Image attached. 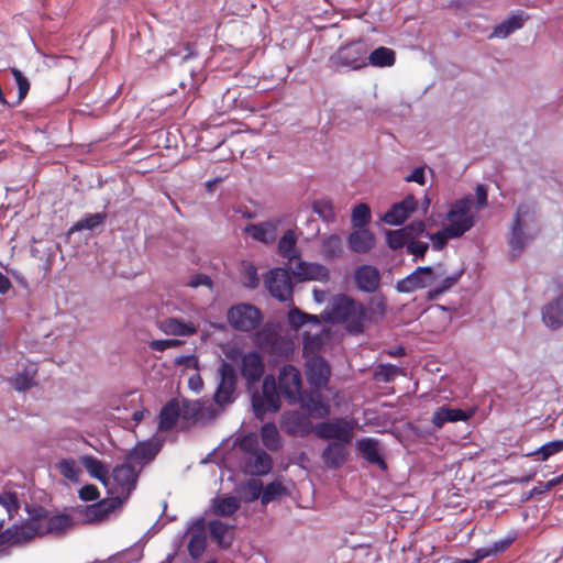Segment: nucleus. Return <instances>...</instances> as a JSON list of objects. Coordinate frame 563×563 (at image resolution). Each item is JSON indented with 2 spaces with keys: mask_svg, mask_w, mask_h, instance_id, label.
Listing matches in <instances>:
<instances>
[{
  "mask_svg": "<svg viewBox=\"0 0 563 563\" xmlns=\"http://www.w3.org/2000/svg\"><path fill=\"white\" fill-rule=\"evenodd\" d=\"M541 318L551 330L563 327V291L542 307Z\"/></svg>",
  "mask_w": 563,
  "mask_h": 563,
  "instance_id": "5701e85b",
  "label": "nucleus"
},
{
  "mask_svg": "<svg viewBox=\"0 0 563 563\" xmlns=\"http://www.w3.org/2000/svg\"><path fill=\"white\" fill-rule=\"evenodd\" d=\"M59 473L67 479L76 481L79 474V468L76 462L71 459H64L56 465Z\"/></svg>",
  "mask_w": 563,
  "mask_h": 563,
  "instance_id": "5fc2aeb1",
  "label": "nucleus"
},
{
  "mask_svg": "<svg viewBox=\"0 0 563 563\" xmlns=\"http://www.w3.org/2000/svg\"><path fill=\"white\" fill-rule=\"evenodd\" d=\"M123 503L121 496L109 497L86 506L80 515L85 523L101 522Z\"/></svg>",
  "mask_w": 563,
  "mask_h": 563,
  "instance_id": "4468645a",
  "label": "nucleus"
},
{
  "mask_svg": "<svg viewBox=\"0 0 563 563\" xmlns=\"http://www.w3.org/2000/svg\"><path fill=\"white\" fill-rule=\"evenodd\" d=\"M404 231L407 233L410 240L417 239L426 230V223L422 220L412 221L405 228Z\"/></svg>",
  "mask_w": 563,
  "mask_h": 563,
  "instance_id": "0e129e2a",
  "label": "nucleus"
},
{
  "mask_svg": "<svg viewBox=\"0 0 563 563\" xmlns=\"http://www.w3.org/2000/svg\"><path fill=\"white\" fill-rule=\"evenodd\" d=\"M429 249V244L422 241H418L416 239L409 240L407 244V252L412 254L415 257L423 258L427 251Z\"/></svg>",
  "mask_w": 563,
  "mask_h": 563,
  "instance_id": "052dcab7",
  "label": "nucleus"
},
{
  "mask_svg": "<svg viewBox=\"0 0 563 563\" xmlns=\"http://www.w3.org/2000/svg\"><path fill=\"white\" fill-rule=\"evenodd\" d=\"M358 451L362 455L372 464L378 465L385 470L387 467L386 462L382 457L378 451V443L372 438L362 439L358 441Z\"/></svg>",
  "mask_w": 563,
  "mask_h": 563,
  "instance_id": "c9c22d12",
  "label": "nucleus"
},
{
  "mask_svg": "<svg viewBox=\"0 0 563 563\" xmlns=\"http://www.w3.org/2000/svg\"><path fill=\"white\" fill-rule=\"evenodd\" d=\"M525 12L520 11L516 14H512L500 24L496 25L493 30V36L498 38H505L509 36L515 31L521 29L526 21Z\"/></svg>",
  "mask_w": 563,
  "mask_h": 563,
  "instance_id": "f704fd0d",
  "label": "nucleus"
},
{
  "mask_svg": "<svg viewBox=\"0 0 563 563\" xmlns=\"http://www.w3.org/2000/svg\"><path fill=\"white\" fill-rule=\"evenodd\" d=\"M10 71L12 76L15 79V82L18 85L19 89V103L25 99L30 91V81L29 79L22 74V71L15 67H10Z\"/></svg>",
  "mask_w": 563,
  "mask_h": 563,
  "instance_id": "864d4df0",
  "label": "nucleus"
},
{
  "mask_svg": "<svg viewBox=\"0 0 563 563\" xmlns=\"http://www.w3.org/2000/svg\"><path fill=\"white\" fill-rule=\"evenodd\" d=\"M162 444L158 440L150 439L146 441L139 442L128 454L126 460L131 462L135 467L139 466L141 471L146 464L152 462L158 452L161 451Z\"/></svg>",
  "mask_w": 563,
  "mask_h": 563,
  "instance_id": "dca6fc26",
  "label": "nucleus"
},
{
  "mask_svg": "<svg viewBox=\"0 0 563 563\" xmlns=\"http://www.w3.org/2000/svg\"><path fill=\"white\" fill-rule=\"evenodd\" d=\"M37 368L34 364L29 363L18 371L16 374L9 378L10 385L18 391H25L33 387Z\"/></svg>",
  "mask_w": 563,
  "mask_h": 563,
  "instance_id": "c756f323",
  "label": "nucleus"
},
{
  "mask_svg": "<svg viewBox=\"0 0 563 563\" xmlns=\"http://www.w3.org/2000/svg\"><path fill=\"white\" fill-rule=\"evenodd\" d=\"M99 489L92 484L85 485L79 490V498L85 501H92L99 498Z\"/></svg>",
  "mask_w": 563,
  "mask_h": 563,
  "instance_id": "69168bd1",
  "label": "nucleus"
},
{
  "mask_svg": "<svg viewBox=\"0 0 563 563\" xmlns=\"http://www.w3.org/2000/svg\"><path fill=\"white\" fill-rule=\"evenodd\" d=\"M357 288L364 292H374L380 284V273L372 265H361L354 272Z\"/></svg>",
  "mask_w": 563,
  "mask_h": 563,
  "instance_id": "412c9836",
  "label": "nucleus"
},
{
  "mask_svg": "<svg viewBox=\"0 0 563 563\" xmlns=\"http://www.w3.org/2000/svg\"><path fill=\"white\" fill-rule=\"evenodd\" d=\"M277 388L289 405L299 404L302 394L301 373L294 365H284L279 369Z\"/></svg>",
  "mask_w": 563,
  "mask_h": 563,
  "instance_id": "0eeeda50",
  "label": "nucleus"
},
{
  "mask_svg": "<svg viewBox=\"0 0 563 563\" xmlns=\"http://www.w3.org/2000/svg\"><path fill=\"white\" fill-rule=\"evenodd\" d=\"M140 470L125 459V463L117 465L112 471L115 492L126 499L136 487Z\"/></svg>",
  "mask_w": 563,
  "mask_h": 563,
  "instance_id": "ddd939ff",
  "label": "nucleus"
},
{
  "mask_svg": "<svg viewBox=\"0 0 563 563\" xmlns=\"http://www.w3.org/2000/svg\"><path fill=\"white\" fill-rule=\"evenodd\" d=\"M180 417V404L173 398L167 401L161 409L158 415V431L166 432L174 429L178 418Z\"/></svg>",
  "mask_w": 563,
  "mask_h": 563,
  "instance_id": "a878e982",
  "label": "nucleus"
},
{
  "mask_svg": "<svg viewBox=\"0 0 563 563\" xmlns=\"http://www.w3.org/2000/svg\"><path fill=\"white\" fill-rule=\"evenodd\" d=\"M265 285L269 294L279 301L291 300L292 282L287 269L275 268L265 277Z\"/></svg>",
  "mask_w": 563,
  "mask_h": 563,
  "instance_id": "9b49d317",
  "label": "nucleus"
},
{
  "mask_svg": "<svg viewBox=\"0 0 563 563\" xmlns=\"http://www.w3.org/2000/svg\"><path fill=\"white\" fill-rule=\"evenodd\" d=\"M280 391L277 388L276 379L267 375L262 385V391H255L252 396L254 416L263 420L268 412H276L280 408Z\"/></svg>",
  "mask_w": 563,
  "mask_h": 563,
  "instance_id": "20e7f679",
  "label": "nucleus"
},
{
  "mask_svg": "<svg viewBox=\"0 0 563 563\" xmlns=\"http://www.w3.org/2000/svg\"><path fill=\"white\" fill-rule=\"evenodd\" d=\"M306 367L307 379L312 387L322 388L327 386L331 368L322 357H312L307 362Z\"/></svg>",
  "mask_w": 563,
  "mask_h": 563,
  "instance_id": "aec40b11",
  "label": "nucleus"
},
{
  "mask_svg": "<svg viewBox=\"0 0 563 563\" xmlns=\"http://www.w3.org/2000/svg\"><path fill=\"white\" fill-rule=\"evenodd\" d=\"M241 375L249 386H254L261 380L265 372L264 360L258 352H249L241 360Z\"/></svg>",
  "mask_w": 563,
  "mask_h": 563,
  "instance_id": "f3484780",
  "label": "nucleus"
},
{
  "mask_svg": "<svg viewBox=\"0 0 563 563\" xmlns=\"http://www.w3.org/2000/svg\"><path fill=\"white\" fill-rule=\"evenodd\" d=\"M81 463L92 477L99 479L103 485H108V470L101 461L95 456H84Z\"/></svg>",
  "mask_w": 563,
  "mask_h": 563,
  "instance_id": "a19ab883",
  "label": "nucleus"
},
{
  "mask_svg": "<svg viewBox=\"0 0 563 563\" xmlns=\"http://www.w3.org/2000/svg\"><path fill=\"white\" fill-rule=\"evenodd\" d=\"M183 342L176 339H166V340H153L148 343V346L153 351L164 352L167 349L177 347L181 345Z\"/></svg>",
  "mask_w": 563,
  "mask_h": 563,
  "instance_id": "680f3d73",
  "label": "nucleus"
},
{
  "mask_svg": "<svg viewBox=\"0 0 563 563\" xmlns=\"http://www.w3.org/2000/svg\"><path fill=\"white\" fill-rule=\"evenodd\" d=\"M106 220V214L103 213H93L88 214L87 217L80 219L76 224L75 229L77 230H92L98 225L102 224Z\"/></svg>",
  "mask_w": 563,
  "mask_h": 563,
  "instance_id": "6e6d98bb",
  "label": "nucleus"
},
{
  "mask_svg": "<svg viewBox=\"0 0 563 563\" xmlns=\"http://www.w3.org/2000/svg\"><path fill=\"white\" fill-rule=\"evenodd\" d=\"M417 206L416 198L412 195H408L401 201L394 203L383 216L382 220L389 225H400L417 209Z\"/></svg>",
  "mask_w": 563,
  "mask_h": 563,
  "instance_id": "6ab92c4d",
  "label": "nucleus"
},
{
  "mask_svg": "<svg viewBox=\"0 0 563 563\" xmlns=\"http://www.w3.org/2000/svg\"><path fill=\"white\" fill-rule=\"evenodd\" d=\"M396 63V53L388 47L380 46L367 55V65L375 67H391Z\"/></svg>",
  "mask_w": 563,
  "mask_h": 563,
  "instance_id": "58836bf2",
  "label": "nucleus"
},
{
  "mask_svg": "<svg viewBox=\"0 0 563 563\" xmlns=\"http://www.w3.org/2000/svg\"><path fill=\"white\" fill-rule=\"evenodd\" d=\"M428 236L432 241L433 249L438 251L442 250L446 245L448 240L457 239L455 235L448 232V227L435 233L429 234Z\"/></svg>",
  "mask_w": 563,
  "mask_h": 563,
  "instance_id": "13d9d810",
  "label": "nucleus"
},
{
  "mask_svg": "<svg viewBox=\"0 0 563 563\" xmlns=\"http://www.w3.org/2000/svg\"><path fill=\"white\" fill-rule=\"evenodd\" d=\"M308 318H310L309 313L302 312L296 307L291 308L288 312V322L295 330L306 324L308 322Z\"/></svg>",
  "mask_w": 563,
  "mask_h": 563,
  "instance_id": "bf43d9fd",
  "label": "nucleus"
},
{
  "mask_svg": "<svg viewBox=\"0 0 563 563\" xmlns=\"http://www.w3.org/2000/svg\"><path fill=\"white\" fill-rule=\"evenodd\" d=\"M371 221V209L366 203H358L353 208L352 224L354 229H361Z\"/></svg>",
  "mask_w": 563,
  "mask_h": 563,
  "instance_id": "49530a36",
  "label": "nucleus"
},
{
  "mask_svg": "<svg viewBox=\"0 0 563 563\" xmlns=\"http://www.w3.org/2000/svg\"><path fill=\"white\" fill-rule=\"evenodd\" d=\"M280 428L285 433L291 437L303 438L309 435L312 431L314 432L310 417L299 410L286 411L282 417Z\"/></svg>",
  "mask_w": 563,
  "mask_h": 563,
  "instance_id": "f8f14e48",
  "label": "nucleus"
},
{
  "mask_svg": "<svg viewBox=\"0 0 563 563\" xmlns=\"http://www.w3.org/2000/svg\"><path fill=\"white\" fill-rule=\"evenodd\" d=\"M343 253L342 239L338 234H331L321 239V256L325 261L341 257Z\"/></svg>",
  "mask_w": 563,
  "mask_h": 563,
  "instance_id": "4c0bfd02",
  "label": "nucleus"
},
{
  "mask_svg": "<svg viewBox=\"0 0 563 563\" xmlns=\"http://www.w3.org/2000/svg\"><path fill=\"white\" fill-rule=\"evenodd\" d=\"M473 199L470 196L459 199L451 205L446 213L449 233L460 238L473 228L474 216L471 213Z\"/></svg>",
  "mask_w": 563,
  "mask_h": 563,
  "instance_id": "39448f33",
  "label": "nucleus"
},
{
  "mask_svg": "<svg viewBox=\"0 0 563 563\" xmlns=\"http://www.w3.org/2000/svg\"><path fill=\"white\" fill-rule=\"evenodd\" d=\"M261 438L264 446L269 451H278L282 448L279 432L273 422H267L261 428Z\"/></svg>",
  "mask_w": 563,
  "mask_h": 563,
  "instance_id": "ea45409f",
  "label": "nucleus"
},
{
  "mask_svg": "<svg viewBox=\"0 0 563 563\" xmlns=\"http://www.w3.org/2000/svg\"><path fill=\"white\" fill-rule=\"evenodd\" d=\"M387 244L391 250H399L409 243V236L404 231V229L399 230H390L386 233Z\"/></svg>",
  "mask_w": 563,
  "mask_h": 563,
  "instance_id": "09e8293b",
  "label": "nucleus"
},
{
  "mask_svg": "<svg viewBox=\"0 0 563 563\" xmlns=\"http://www.w3.org/2000/svg\"><path fill=\"white\" fill-rule=\"evenodd\" d=\"M247 487L251 494V500H255L257 498L262 499L263 494V483L260 479H251L247 483Z\"/></svg>",
  "mask_w": 563,
  "mask_h": 563,
  "instance_id": "774afa93",
  "label": "nucleus"
},
{
  "mask_svg": "<svg viewBox=\"0 0 563 563\" xmlns=\"http://www.w3.org/2000/svg\"><path fill=\"white\" fill-rule=\"evenodd\" d=\"M356 422L345 418H334L320 422L314 427V434L323 440H336L339 443H350L353 439Z\"/></svg>",
  "mask_w": 563,
  "mask_h": 563,
  "instance_id": "6e6552de",
  "label": "nucleus"
},
{
  "mask_svg": "<svg viewBox=\"0 0 563 563\" xmlns=\"http://www.w3.org/2000/svg\"><path fill=\"white\" fill-rule=\"evenodd\" d=\"M220 382L213 395V400L218 406L232 404L235 399L238 385V375L234 367L223 361L218 369Z\"/></svg>",
  "mask_w": 563,
  "mask_h": 563,
  "instance_id": "1a4fd4ad",
  "label": "nucleus"
},
{
  "mask_svg": "<svg viewBox=\"0 0 563 563\" xmlns=\"http://www.w3.org/2000/svg\"><path fill=\"white\" fill-rule=\"evenodd\" d=\"M159 329L169 335L185 336L197 332L192 323H187L176 318H167L159 323Z\"/></svg>",
  "mask_w": 563,
  "mask_h": 563,
  "instance_id": "72a5a7b5",
  "label": "nucleus"
},
{
  "mask_svg": "<svg viewBox=\"0 0 563 563\" xmlns=\"http://www.w3.org/2000/svg\"><path fill=\"white\" fill-rule=\"evenodd\" d=\"M366 307V322H377L386 313V302L382 297H372Z\"/></svg>",
  "mask_w": 563,
  "mask_h": 563,
  "instance_id": "79ce46f5",
  "label": "nucleus"
},
{
  "mask_svg": "<svg viewBox=\"0 0 563 563\" xmlns=\"http://www.w3.org/2000/svg\"><path fill=\"white\" fill-rule=\"evenodd\" d=\"M563 451V439L555 440L543 444L537 451L530 453L529 455L539 456V461H547L552 455L560 453Z\"/></svg>",
  "mask_w": 563,
  "mask_h": 563,
  "instance_id": "a18cd8bd",
  "label": "nucleus"
},
{
  "mask_svg": "<svg viewBox=\"0 0 563 563\" xmlns=\"http://www.w3.org/2000/svg\"><path fill=\"white\" fill-rule=\"evenodd\" d=\"M229 324L236 331L255 330L263 320L261 310L251 303H236L227 313Z\"/></svg>",
  "mask_w": 563,
  "mask_h": 563,
  "instance_id": "423d86ee",
  "label": "nucleus"
},
{
  "mask_svg": "<svg viewBox=\"0 0 563 563\" xmlns=\"http://www.w3.org/2000/svg\"><path fill=\"white\" fill-rule=\"evenodd\" d=\"M233 526H229L221 520H211L208 523L210 538L217 542L220 548L228 549L233 542Z\"/></svg>",
  "mask_w": 563,
  "mask_h": 563,
  "instance_id": "bb28decb",
  "label": "nucleus"
},
{
  "mask_svg": "<svg viewBox=\"0 0 563 563\" xmlns=\"http://www.w3.org/2000/svg\"><path fill=\"white\" fill-rule=\"evenodd\" d=\"M0 505L7 510L8 519H12L20 509V500L15 492H3L0 494Z\"/></svg>",
  "mask_w": 563,
  "mask_h": 563,
  "instance_id": "c03bdc74",
  "label": "nucleus"
},
{
  "mask_svg": "<svg viewBox=\"0 0 563 563\" xmlns=\"http://www.w3.org/2000/svg\"><path fill=\"white\" fill-rule=\"evenodd\" d=\"M292 275L300 282L317 280L327 283L330 279V272L324 265L301 260H298L292 268Z\"/></svg>",
  "mask_w": 563,
  "mask_h": 563,
  "instance_id": "a211bd4d",
  "label": "nucleus"
},
{
  "mask_svg": "<svg viewBox=\"0 0 563 563\" xmlns=\"http://www.w3.org/2000/svg\"><path fill=\"white\" fill-rule=\"evenodd\" d=\"M313 210L324 221H332L335 218L334 208L331 201L318 200L313 202Z\"/></svg>",
  "mask_w": 563,
  "mask_h": 563,
  "instance_id": "4d7b16f0",
  "label": "nucleus"
},
{
  "mask_svg": "<svg viewBox=\"0 0 563 563\" xmlns=\"http://www.w3.org/2000/svg\"><path fill=\"white\" fill-rule=\"evenodd\" d=\"M400 374H402V369L396 365L379 364L375 371V378L384 383H389Z\"/></svg>",
  "mask_w": 563,
  "mask_h": 563,
  "instance_id": "de8ad7c7",
  "label": "nucleus"
},
{
  "mask_svg": "<svg viewBox=\"0 0 563 563\" xmlns=\"http://www.w3.org/2000/svg\"><path fill=\"white\" fill-rule=\"evenodd\" d=\"M279 224L280 220L273 219L255 224H247L244 231L254 240L260 241L264 244H271L275 242L277 238V230Z\"/></svg>",
  "mask_w": 563,
  "mask_h": 563,
  "instance_id": "4be33fe9",
  "label": "nucleus"
},
{
  "mask_svg": "<svg viewBox=\"0 0 563 563\" xmlns=\"http://www.w3.org/2000/svg\"><path fill=\"white\" fill-rule=\"evenodd\" d=\"M329 318L345 324L350 333L360 334L365 329L366 307L347 295H338L331 303Z\"/></svg>",
  "mask_w": 563,
  "mask_h": 563,
  "instance_id": "f03ea898",
  "label": "nucleus"
},
{
  "mask_svg": "<svg viewBox=\"0 0 563 563\" xmlns=\"http://www.w3.org/2000/svg\"><path fill=\"white\" fill-rule=\"evenodd\" d=\"M463 275V271L448 274L443 263L432 266H419L411 274L399 280L396 288L399 292L410 294L418 289L429 288L427 298L434 300L453 288Z\"/></svg>",
  "mask_w": 563,
  "mask_h": 563,
  "instance_id": "f257e3e1",
  "label": "nucleus"
},
{
  "mask_svg": "<svg viewBox=\"0 0 563 563\" xmlns=\"http://www.w3.org/2000/svg\"><path fill=\"white\" fill-rule=\"evenodd\" d=\"M345 443L331 442L322 452L323 463L333 470L340 468L346 461L347 452Z\"/></svg>",
  "mask_w": 563,
  "mask_h": 563,
  "instance_id": "c85d7f7f",
  "label": "nucleus"
},
{
  "mask_svg": "<svg viewBox=\"0 0 563 563\" xmlns=\"http://www.w3.org/2000/svg\"><path fill=\"white\" fill-rule=\"evenodd\" d=\"M207 538L202 532L194 533L188 542V552L189 554L197 559L199 558L206 549Z\"/></svg>",
  "mask_w": 563,
  "mask_h": 563,
  "instance_id": "3c124183",
  "label": "nucleus"
},
{
  "mask_svg": "<svg viewBox=\"0 0 563 563\" xmlns=\"http://www.w3.org/2000/svg\"><path fill=\"white\" fill-rule=\"evenodd\" d=\"M273 465L272 457L263 450L255 451L246 461V468L252 475H266Z\"/></svg>",
  "mask_w": 563,
  "mask_h": 563,
  "instance_id": "2f4dec72",
  "label": "nucleus"
},
{
  "mask_svg": "<svg viewBox=\"0 0 563 563\" xmlns=\"http://www.w3.org/2000/svg\"><path fill=\"white\" fill-rule=\"evenodd\" d=\"M14 547L16 545L13 541L11 530L7 528L0 533V554L9 555L10 550Z\"/></svg>",
  "mask_w": 563,
  "mask_h": 563,
  "instance_id": "e2e57ef3",
  "label": "nucleus"
},
{
  "mask_svg": "<svg viewBox=\"0 0 563 563\" xmlns=\"http://www.w3.org/2000/svg\"><path fill=\"white\" fill-rule=\"evenodd\" d=\"M350 249L358 254L369 252L375 245L374 234L368 229H355L349 235Z\"/></svg>",
  "mask_w": 563,
  "mask_h": 563,
  "instance_id": "cd10ccee",
  "label": "nucleus"
},
{
  "mask_svg": "<svg viewBox=\"0 0 563 563\" xmlns=\"http://www.w3.org/2000/svg\"><path fill=\"white\" fill-rule=\"evenodd\" d=\"M27 514L29 518L25 521L9 527L16 547L25 545L35 538L41 537L37 521L42 517L34 514L33 507L27 509Z\"/></svg>",
  "mask_w": 563,
  "mask_h": 563,
  "instance_id": "2eb2a0df",
  "label": "nucleus"
},
{
  "mask_svg": "<svg viewBox=\"0 0 563 563\" xmlns=\"http://www.w3.org/2000/svg\"><path fill=\"white\" fill-rule=\"evenodd\" d=\"M301 407L308 412L309 417L317 419L327 418L330 415V406L328 402L322 400L320 395H310L299 401Z\"/></svg>",
  "mask_w": 563,
  "mask_h": 563,
  "instance_id": "7c9ffc66",
  "label": "nucleus"
},
{
  "mask_svg": "<svg viewBox=\"0 0 563 563\" xmlns=\"http://www.w3.org/2000/svg\"><path fill=\"white\" fill-rule=\"evenodd\" d=\"M367 45L358 40L341 45L328 59L329 68L334 73L361 70L367 66Z\"/></svg>",
  "mask_w": 563,
  "mask_h": 563,
  "instance_id": "7ed1b4c3",
  "label": "nucleus"
},
{
  "mask_svg": "<svg viewBox=\"0 0 563 563\" xmlns=\"http://www.w3.org/2000/svg\"><path fill=\"white\" fill-rule=\"evenodd\" d=\"M472 416V411L442 406L433 412L431 422L435 428H442L448 422L467 421Z\"/></svg>",
  "mask_w": 563,
  "mask_h": 563,
  "instance_id": "393cba45",
  "label": "nucleus"
},
{
  "mask_svg": "<svg viewBox=\"0 0 563 563\" xmlns=\"http://www.w3.org/2000/svg\"><path fill=\"white\" fill-rule=\"evenodd\" d=\"M202 411V406L198 400H183L180 406V417L185 420L198 418Z\"/></svg>",
  "mask_w": 563,
  "mask_h": 563,
  "instance_id": "603ef678",
  "label": "nucleus"
},
{
  "mask_svg": "<svg viewBox=\"0 0 563 563\" xmlns=\"http://www.w3.org/2000/svg\"><path fill=\"white\" fill-rule=\"evenodd\" d=\"M191 288H197L199 286H206L208 288H212V279L206 274H197L195 275L187 284Z\"/></svg>",
  "mask_w": 563,
  "mask_h": 563,
  "instance_id": "338daca9",
  "label": "nucleus"
},
{
  "mask_svg": "<svg viewBox=\"0 0 563 563\" xmlns=\"http://www.w3.org/2000/svg\"><path fill=\"white\" fill-rule=\"evenodd\" d=\"M33 509L35 515L43 517L37 521L41 537L60 536L74 525L71 517L66 514L51 516L49 511L42 506L33 507Z\"/></svg>",
  "mask_w": 563,
  "mask_h": 563,
  "instance_id": "9d476101",
  "label": "nucleus"
},
{
  "mask_svg": "<svg viewBox=\"0 0 563 563\" xmlns=\"http://www.w3.org/2000/svg\"><path fill=\"white\" fill-rule=\"evenodd\" d=\"M284 342V339L278 336L276 333L271 330L263 329L258 331L255 335V343L261 349H271L273 350L277 344Z\"/></svg>",
  "mask_w": 563,
  "mask_h": 563,
  "instance_id": "37998d69",
  "label": "nucleus"
},
{
  "mask_svg": "<svg viewBox=\"0 0 563 563\" xmlns=\"http://www.w3.org/2000/svg\"><path fill=\"white\" fill-rule=\"evenodd\" d=\"M529 209L526 206H520L515 214L511 238L509 240V246L512 256H518L526 245V238L522 231V217L528 213Z\"/></svg>",
  "mask_w": 563,
  "mask_h": 563,
  "instance_id": "b1692460",
  "label": "nucleus"
},
{
  "mask_svg": "<svg viewBox=\"0 0 563 563\" xmlns=\"http://www.w3.org/2000/svg\"><path fill=\"white\" fill-rule=\"evenodd\" d=\"M286 493L285 486L279 482H272L267 484L262 494V504L267 505L268 503L277 499Z\"/></svg>",
  "mask_w": 563,
  "mask_h": 563,
  "instance_id": "8fccbe9b",
  "label": "nucleus"
},
{
  "mask_svg": "<svg viewBox=\"0 0 563 563\" xmlns=\"http://www.w3.org/2000/svg\"><path fill=\"white\" fill-rule=\"evenodd\" d=\"M278 253L282 257L287 258L289 262L299 260V252L297 250V235L294 230H287L278 241Z\"/></svg>",
  "mask_w": 563,
  "mask_h": 563,
  "instance_id": "e433bc0d",
  "label": "nucleus"
},
{
  "mask_svg": "<svg viewBox=\"0 0 563 563\" xmlns=\"http://www.w3.org/2000/svg\"><path fill=\"white\" fill-rule=\"evenodd\" d=\"M241 507V500L235 496L222 495L212 499L211 510L217 516L230 517Z\"/></svg>",
  "mask_w": 563,
  "mask_h": 563,
  "instance_id": "473e14b6",
  "label": "nucleus"
}]
</instances>
